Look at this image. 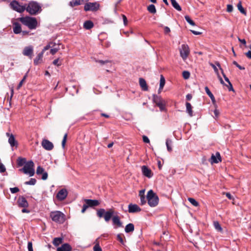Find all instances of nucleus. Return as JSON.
Returning a JSON list of instances; mask_svg holds the SVG:
<instances>
[{
    "label": "nucleus",
    "mask_w": 251,
    "mask_h": 251,
    "mask_svg": "<svg viewBox=\"0 0 251 251\" xmlns=\"http://www.w3.org/2000/svg\"><path fill=\"white\" fill-rule=\"evenodd\" d=\"M216 65L220 68V69L221 70V73H222V74L225 79V80H226V82H227L228 84V85H225L228 89V90L229 91H234V89H233V88L232 87V84L231 83V82H230L229 79L226 77V75L225 74V73H224V71H223V70L222 69V68H221L220 67V65L219 64V62H217L216 63Z\"/></svg>",
    "instance_id": "nucleus-12"
},
{
    "label": "nucleus",
    "mask_w": 251,
    "mask_h": 251,
    "mask_svg": "<svg viewBox=\"0 0 251 251\" xmlns=\"http://www.w3.org/2000/svg\"><path fill=\"white\" fill-rule=\"evenodd\" d=\"M42 147L47 151H51L53 148V144L49 140L47 139L43 140L42 142Z\"/></svg>",
    "instance_id": "nucleus-15"
},
{
    "label": "nucleus",
    "mask_w": 251,
    "mask_h": 251,
    "mask_svg": "<svg viewBox=\"0 0 251 251\" xmlns=\"http://www.w3.org/2000/svg\"><path fill=\"white\" fill-rule=\"evenodd\" d=\"M94 26V24L91 21H86L84 23L83 27L86 29H90Z\"/></svg>",
    "instance_id": "nucleus-25"
},
{
    "label": "nucleus",
    "mask_w": 251,
    "mask_h": 251,
    "mask_svg": "<svg viewBox=\"0 0 251 251\" xmlns=\"http://www.w3.org/2000/svg\"><path fill=\"white\" fill-rule=\"evenodd\" d=\"M26 162V159L25 158L19 157L17 159V164L19 166L25 165Z\"/></svg>",
    "instance_id": "nucleus-32"
},
{
    "label": "nucleus",
    "mask_w": 251,
    "mask_h": 251,
    "mask_svg": "<svg viewBox=\"0 0 251 251\" xmlns=\"http://www.w3.org/2000/svg\"><path fill=\"white\" fill-rule=\"evenodd\" d=\"M88 208V206L87 205V204L86 203L84 204L82 206L81 212L82 213H84Z\"/></svg>",
    "instance_id": "nucleus-57"
},
{
    "label": "nucleus",
    "mask_w": 251,
    "mask_h": 251,
    "mask_svg": "<svg viewBox=\"0 0 251 251\" xmlns=\"http://www.w3.org/2000/svg\"><path fill=\"white\" fill-rule=\"evenodd\" d=\"M128 212L129 213L139 212L141 211V208L136 204L130 203L128 205Z\"/></svg>",
    "instance_id": "nucleus-18"
},
{
    "label": "nucleus",
    "mask_w": 251,
    "mask_h": 251,
    "mask_svg": "<svg viewBox=\"0 0 251 251\" xmlns=\"http://www.w3.org/2000/svg\"><path fill=\"white\" fill-rule=\"evenodd\" d=\"M246 56L249 59H251V51L249 50L245 53Z\"/></svg>",
    "instance_id": "nucleus-60"
},
{
    "label": "nucleus",
    "mask_w": 251,
    "mask_h": 251,
    "mask_svg": "<svg viewBox=\"0 0 251 251\" xmlns=\"http://www.w3.org/2000/svg\"><path fill=\"white\" fill-rule=\"evenodd\" d=\"M153 101L156 105L159 107L160 111H163L165 109L166 101L163 100L160 96H158L155 94L152 96Z\"/></svg>",
    "instance_id": "nucleus-7"
},
{
    "label": "nucleus",
    "mask_w": 251,
    "mask_h": 251,
    "mask_svg": "<svg viewBox=\"0 0 251 251\" xmlns=\"http://www.w3.org/2000/svg\"><path fill=\"white\" fill-rule=\"evenodd\" d=\"M233 64L235 65L237 68H238L241 70H245V68L244 67H242L240 65H239L237 62L235 61H234L233 62Z\"/></svg>",
    "instance_id": "nucleus-50"
},
{
    "label": "nucleus",
    "mask_w": 251,
    "mask_h": 251,
    "mask_svg": "<svg viewBox=\"0 0 251 251\" xmlns=\"http://www.w3.org/2000/svg\"><path fill=\"white\" fill-rule=\"evenodd\" d=\"M147 199L149 205L151 207H155L158 203L159 198L152 190L148 191Z\"/></svg>",
    "instance_id": "nucleus-6"
},
{
    "label": "nucleus",
    "mask_w": 251,
    "mask_h": 251,
    "mask_svg": "<svg viewBox=\"0 0 251 251\" xmlns=\"http://www.w3.org/2000/svg\"><path fill=\"white\" fill-rule=\"evenodd\" d=\"M10 192L13 193H16L19 191V189L18 187L11 188L10 189Z\"/></svg>",
    "instance_id": "nucleus-49"
},
{
    "label": "nucleus",
    "mask_w": 251,
    "mask_h": 251,
    "mask_svg": "<svg viewBox=\"0 0 251 251\" xmlns=\"http://www.w3.org/2000/svg\"><path fill=\"white\" fill-rule=\"evenodd\" d=\"M179 52L180 56L183 60H186L190 53V50L188 46L186 44L182 45L179 49Z\"/></svg>",
    "instance_id": "nucleus-9"
},
{
    "label": "nucleus",
    "mask_w": 251,
    "mask_h": 251,
    "mask_svg": "<svg viewBox=\"0 0 251 251\" xmlns=\"http://www.w3.org/2000/svg\"><path fill=\"white\" fill-rule=\"evenodd\" d=\"M170 32V29L168 26H165L164 27V32L166 34H167Z\"/></svg>",
    "instance_id": "nucleus-63"
},
{
    "label": "nucleus",
    "mask_w": 251,
    "mask_h": 251,
    "mask_svg": "<svg viewBox=\"0 0 251 251\" xmlns=\"http://www.w3.org/2000/svg\"><path fill=\"white\" fill-rule=\"evenodd\" d=\"M36 183V180L35 178H31L28 181H26L25 182V185H35Z\"/></svg>",
    "instance_id": "nucleus-39"
},
{
    "label": "nucleus",
    "mask_w": 251,
    "mask_h": 251,
    "mask_svg": "<svg viewBox=\"0 0 251 251\" xmlns=\"http://www.w3.org/2000/svg\"><path fill=\"white\" fill-rule=\"evenodd\" d=\"M214 226L217 231L220 232H222L223 231V229L218 222H214Z\"/></svg>",
    "instance_id": "nucleus-36"
},
{
    "label": "nucleus",
    "mask_w": 251,
    "mask_h": 251,
    "mask_svg": "<svg viewBox=\"0 0 251 251\" xmlns=\"http://www.w3.org/2000/svg\"><path fill=\"white\" fill-rule=\"evenodd\" d=\"M67 134L66 133L64 135L63 139L62 141V146L63 148H64V147L65 146V144H66V141H67Z\"/></svg>",
    "instance_id": "nucleus-46"
},
{
    "label": "nucleus",
    "mask_w": 251,
    "mask_h": 251,
    "mask_svg": "<svg viewBox=\"0 0 251 251\" xmlns=\"http://www.w3.org/2000/svg\"><path fill=\"white\" fill-rule=\"evenodd\" d=\"M10 7L14 10L19 13H22L25 10V6L21 5L16 0H13L10 3Z\"/></svg>",
    "instance_id": "nucleus-8"
},
{
    "label": "nucleus",
    "mask_w": 251,
    "mask_h": 251,
    "mask_svg": "<svg viewBox=\"0 0 251 251\" xmlns=\"http://www.w3.org/2000/svg\"><path fill=\"white\" fill-rule=\"evenodd\" d=\"M147 10L151 14H155L156 12L155 6L153 4H150L147 7Z\"/></svg>",
    "instance_id": "nucleus-31"
},
{
    "label": "nucleus",
    "mask_w": 251,
    "mask_h": 251,
    "mask_svg": "<svg viewBox=\"0 0 251 251\" xmlns=\"http://www.w3.org/2000/svg\"><path fill=\"white\" fill-rule=\"evenodd\" d=\"M173 6L177 10L180 11L181 8L176 0H171Z\"/></svg>",
    "instance_id": "nucleus-30"
},
{
    "label": "nucleus",
    "mask_w": 251,
    "mask_h": 251,
    "mask_svg": "<svg viewBox=\"0 0 251 251\" xmlns=\"http://www.w3.org/2000/svg\"><path fill=\"white\" fill-rule=\"evenodd\" d=\"M25 79H26V75H25L24 77H23V78L22 79V80L19 83V84H18V85L17 86V89H20V88L23 85V83L25 81Z\"/></svg>",
    "instance_id": "nucleus-47"
},
{
    "label": "nucleus",
    "mask_w": 251,
    "mask_h": 251,
    "mask_svg": "<svg viewBox=\"0 0 251 251\" xmlns=\"http://www.w3.org/2000/svg\"><path fill=\"white\" fill-rule=\"evenodd\" d=\"M190 73L188 71H183L182 73L183 77L184 79H188L190 77Z\"/></svg>",
    "instance_id": "nucleus-45"
},
{
    "label": "nucleus",
    "mask_w": 251,
    "mask_h": 251,
    "mask_svg": "<svg viewBox=\"0 0 251 251\" xmlns=\"http://www.w3.org/2000/svg\"><path fill=\"white\" fill-rule=\"evenodd\" d=\"M17 203L20 207L26 208L28 206V203L25 198L20 196L17 200Z\"/></svg>",
    "instance_id": "nucleus-14"
},
{
    "label": "nucleus",
    "mask_w": 251,
    "mask_h": 251,
    "mask_svg": "<svg viewBox=\"0 0 251 251\" xmlns=\"http://www.w3.org/2000/svg\"><path fill=\"white\" fill-rule=\"evenodd\" d=\"M209 161L212 164L213 163H218L220 162H221L222 159L220 153L219 152H217L215 154H212Z\"/></svg>",
    "instance_id": "nucleus-16"
},
{
    "label": "nucleus",
    "mask_w": 251,
    "mask_h": 251,
    "mask_svg": "<svg viewBox=\"0 0 251 251\" xmlns=\"http://www.w3.org/2000/svg\"><path fill=\"white\" fill-rule=\"evenodd\" d=\"M140 202L141 205H144L146 202V200L145 196H142L140 197Z\"/></svg>",
    "instance_id": "nucleus-52"
},
{
    "label": "nucleus",
    "mask_w": 251,
    "mask_h": 251,
    "mask_svg": "<svg viewBox=\"0 0 251 251\" xmlns=\"http://www.w3.org/2000/svg\"><path fill=\"white\" fill-rule=\"evenodd\" d=\"M124 238H125V237L123 234H118L117 236V239L123 245H125V241L124 240Z\"/></svg>",
    "instance_id": "nucleus-35"
},
{
    "label": "nucleus",
    "mask_w": 251,
    "mask_h": 251,
    "mask_svg": "<svg viewBox=\"0 0 251 251\" xmlns=\"http://www.w3.org/2000/svg\"><path fill=\"white\" fill-rule=\"evenodd\" d=\"M68 196V191L66 189H62L56 194V198L59 201L64 200Z\"/></svg>",
    "instance_id": "nucleus-13"
},
{
    "label": "nucleus",
    "mask_w": 251,
    "mask_h": 251,
    "mask_svg": "<svg viewBox=\"0 0 251 251\" xmlns=\"http://www.w3.org/2000/svg\"><path fill=\"white\" fill-rule=\"evenodd\" d=\"M237 8L238 10L243 14L244 15H247L246 11L245 10V9L243 7L242 5V2L241 1H239V2L238 3L237 5Z\"/></svg>",
    "instance_id": "nucleus-29"
},
{
    "label": "nucleus",
    "mask_w": 251,
    "mask_h": 251,
    "mask_svg": "<svg viewBox=\"0 0 251 251\" xmlns=\"http://www.w3.org/2000/svg\"><path fill=\"white\" fill-rule=\"evenodd\" d=\"M172 144V140L169 139H167L166 141V145L167 146V150L169 152H171L172 151V149L171 147Z\"/></svg>",
    "instance_id": "nucleus-34"
},
{
    "label": "nucleus",
    "mask_w": 251,
    "mask_h": 251,
    "mask_svg": "<svg viewBox=\"0 0 251 251\" xmlns=\"http://www.w3.org/2000/svg\"><path fill=\"white\" fill-rule=\"evenodd\" d=\"M25 10L31 15H35L42 11L41 6L35 1H30L25 7Z\"/></svg>",
    "instance_id": "nucleus-3"
},
{
    "label": "nucleus",
    "mask_w": 251,
    "mask_h": 251,
    "mask_svg": "<svg viewBox=\"0 0 251 251\" xmlns=\"http://www.w3.org/2000/svg\"><path fill=\"white\" fill-rule=\"evenodd\" d=\"M97 62H99L101 65H103L104 64L110 63H111V61L108 60H106L105 61H103V60H99L97 61Z\"/></svg>",
    "instance_id": "nucleus-48"
},
{
    "label": "nucleus",
    "mask_w": 251,
    "mask_h": 251,
    "mask_svg": "<svg viewBox=\"0 0 251 251\" xmlns=\"http://www.w3.org/2000/svg\"><path fill=\"white\" fill-rule=\"evenodd\" d=\"M84 201L87 204L88 207H94L100 204V202L97 200L85 199Z\"/></svg>",
    "instance_id": "nucleus-20"
},
{
    "label": "nucleus",
    "mask_w": 251,
    "mask_h": 251,
    "mask_svg": "<svg viewBox=\"0 0 251 251\" xmlns=\"http://www.w3.org/2000/svg\"><path fill=\"white\" fill-rule=\"evenodd\" d=\"M44 173V169L41 166H38L36 170V173L38 175L43 174Z\"/></svg>",
    "instance_id": "nucleus-43"
},
{
    "label": "nucleus",
    "mask_w": 251,
    "mask_h": 251,
    "mask_svg": "<svg viewBox=\"0 0 251 251\" xmlns=\"http://www.w3.org/2000/svg\"><path fill=\"white\" fill-rule=\"evenodd\" d=\"M81 2L80 0H72L69 3V5L71 7H74L75 6H77L80 5Z\"/></svg>",
    "instance_id": "nucleus-33"
},
{
    "label": "nucleus",
    "mask_w": 251,
    "mask_h": 251,
    "mask_svg": "<svg viewBox=\"0 0 251 251\" xmlns=\"http://www.w3.org/2000/svg\"><path fill=\"white\" fill-rule=\"evenodd\" d=\"M139 84L143 90H148V86L147 85L146 81L144 78H139Z\"/></svg>",
    "instance_id": "nucleus-24"
},
{
    "label": "nucleus",
    "mask_w": 251,
    "mask_h": 251,
    "mask_svg": "<svg viewBox=\"0 0 251 251\" xmlns=\"http://www.w3.org/2000/svg\"><path fill=\"white\" fill-rule=\"evenodd\" d=\"M141 170L142 174L145 176L151 178L152 177L153 174L151 172V170L148 168L147 166H143L141 167Z\"/></svg>",
    "instance_id": "nucleus-17"
},
{
    "label": "nucleus",
    "mask_w": 251,
    "mask_h": 251,
    "mask_svg": "<svg viewBox=\"0 0 251 251\" xmlns=\"http://www.w3.org/2000/svg\"><path fill=\"white\" fill-rule=\"evenodd\" d=\"M47 177H48V174L46 172H44L43 174V176H42V179L43 180H46L47 179Z\"/></svg>",
    "instance_id": "nucleus-61"
},
{
    "label": "nucleus",
    "mask_w": 251,
    "mask_h": 251,
    "mask_svg": "<svg viewBox=\"0 0 251 251\" xmlns=\"http://www.w3.org/2000/svg\"><path fill=\"white\" fill-rule=\"evenodd\" d=\"M139 195L140 197L145 196V190H141L139 191Z\"/></svg>",
    "instance_id": "nucleus-64"
},
{
    "label": "nucleus",
    "mask_w": 251,
    "mask_h": 251,
    "mask_svg": "<svg viewBox=\"0 0 251 251\" xmlns=\"http://www.w3.org/2000/svg\"><path fill=\"white\" fill-rule=\"evenodd\" d=\"M134 230V226L132 223H129L127 224L125 228V232L126 233H129L131 232H133Z\"/></svg>",
    "instance_id": "nucleus-26"
},
{
    "label": "nucleus",
    "mask_w": 251,
    "mask_h": 251,
    "mask_svg": "<svg viewBox=\"0 0 251 251\" xmlns=\"http://www.w3.org/2000/svg\"><path fill=\"white\" fill-rule=\"evenodd\" d=\"M165 84V79L162 75H161L160 79V90H162Z\"/></svg>",
    "instance_id": "nucleus-37"
},
{
    "label": "nucleus",
    "mask_w": 251,
    "mask_h": 251,
    "mask_svg": "<svg viewBox=\"0 0 251 251\" xmlns=\"http://www.w3.org/2000/svg\"><path fill=\"white\" fill-rule=\"evenodd\" d=\"M204 89L206 94L208 95L209 97H211L213 95L212 93L211 92L208 87H205Z\"/></svg>",
    "instance_id": "nucleus-51"
},
{
    "label": "nucleus",
    "mask_w": 251,
    "mask_h": 251,
    "mask_svg": "<svg viewBox=\"0 0 251 251\" xmlns=\"http://www.w3.org/2000/svg\"><path fill=\"white\" fill-rule=\"evenodd\" d=\"M58 62H59V58L55 59L53 61V64H54V65L57 66H59L61 65V63H59Z\"/></svg>",
    "instance_id": "nucleus-58"
},
{
    "label": "nucleus",
    "mask_w": 251,
    "mask_h": 251,
    "mask_svg": "<svg viewBox=\"0 0 251 251\" xmlns=\"http://www.w3.org/2000/svg\"><path fill=\"white\" fill-rule=\"evenodd\" d=\"M185 19L191 25H195V22L192 20L191 19V18H190V17L189 16H187V15L185 16Z\"/></svg>",
    "instance_id": "nucleus-41"
},
{
    "label": "nucleus",
    "mask_w": 251,
    "mask_h": 251,
    "mask_svg": "<svg viewBox=\"0 0 251 251\" xmlns=\"http://www.w3.org/2000/svg\"><path fill=\"white\" fill-rule=\"evenodd\" d=\"M50 216L53 222L58 224H62L65 221V215L59 211L51 212Z\"/></svg>",
    "instance_id": "nucleus-5"
},
{
    "label": "nucleus",
    "mask_w": 251,
    "mask_h": 251,
    "mask_svg": "<svg viewBox=\"0 0 251 251\" xmlns=\"http://www.w3.org/2000/svg\"><path fill=\"white\" fill-rule=\"evenodd\" d=\"M233 6L232 5H230V4H228L227 5V11L228 12H231L233 11Z\"/></svg>",
    "instance_id": "nucleus-55"
},
{
    "label": "nucleus",
    "mask_w": 251,
    "mask_h": 251,
    "mask_svg": "<svg viewBox=\"0 0 251 251\" xmlns=\"http://www.w3.org/2000/svg\"><path fill=\"white\" fill-rule=\"evenodd\" d=\"M63 240V239L62 237L55 238L53 239L52 243L55 246L57 247L62 243Z\"/></svg>",
    "instance_id": "nucleus-28"
},
{
    "label": "nucleus",
    "mask_w": 251,
    "mask_h": 251,
    "mask_svg": "<svg viewBox=\"0 0 251 251\" xmlns=\"http://www.w3.org/2000/svg\"><path fill=\"white\" fill-rule=\"evenodd\" d=\"M43 52H41L39 53L36 57L34 59V64L35 65H37L39 63H40L42 61V58L43 56Z\"/></svg>",
    "instance_id": "nucleus-23"
},
{
    "label": "nucleus",
    "mask_w": 251,
    "mask_h": 251,
    "mask_svg": "<svg viewBox=\"0 0 251 251\" xmlns=\"http://www.w3.org/2000/svg\"><path fill=\"white\" fill-rule=\"evenodd\" d=\"M59 50H60L59 45H58L57 47H55V48H53L51 49L50 50V52L51 54L53 55L55 53H56Z\"/></svg>",
    "instance_id": "nucleus-42"
},
{
    "label": "nucleus",
    "mask_w": 251,
    "mask_h": 251,
    "mask_svg": "<svg viewBox=\"0 0 251 251\" xmlns=\"http://www.w3.org/2000/svg\"><path fill=\"white\" fill-rule=\"evenodd\" d=\"M20 172L28 175L29 176H32L35 174L34 164L32 160L27 161L24 167L19 170Z\"/></svg>",
    "instance_id": "nucleus-4"
},
{
    "label": "nucleus",
    "mask_w": 251,
    "mask_h": 251,
    "mask_svg": "<svg viewBox=\"0 0 251 251\" xmlns=\"http://www.w3.org/2000/svg\"><path fill=\"white\" fill-rule=\"evenodd\" d=\"M6 135L9 137L8 139V143L10 145L11 147H16L18 146V142L16 141L14 135L12 134H10L9 133H6Z\"/></svg>",
    "instance_id": "nucleus-19"
},
{
    "label": "nucleus",
    "mask_w": 251,
    "mask_h": 251,
    "mask_svg": "<svg viewBox=\"0 0 251 251\" xmlns=\"http://www.w3.org/2000/svg\"><path fill=\"white\" fill-rule=\"evenodd\" d=\"M190 31L192 33H193L194 35H200L201 33V32L193 30H190Z\"/></svg>",
    "instance_id": "nucleus-62"
},
{
    "label": "nucleus",
    "mask_w": 251,
    "mask_h": 251,
    "mask_svg": "<svg viewBox=\"0 0 251 251\" xmlns=\"http://www.w3.org/2000/svg\"><path fill=\"white\" fill-rule=\"evenodd\" d=\"M143 140L144 141V142L146 143H150V140L148 138V137L145 135H144L143 136Z\"/></svg>",
    "instance_id": "nucleus-56"
},
{
    "label": "nucleus",
    "mask_w": 251,
    "mask_h": 251,
    "mask_svg": "<svg viewBox=\"0 0 251 251\" xmlns=\"http://www.w3.org/2000/svg\"><path fill=\"white\" fill-rule=\"evenodd\" d=\"M23 54L24 55L28 56L30 59H31L33 54V47L32 46L25 47L23 50Z\"/></svg>",
    "instance_id": "nucleus-11"
},
{
    "label": "nucleus",
    "mask_w": 251,
    "mask_h": 251,
    "mask_svg": "<svg viewBox=\"0 0 251 251\" xmlns=\"http://www.w3.org/2000/svg\"><path fill=\"white\" fill-rule=\"evenodd\" d=\"M13 30L15 34H19L22 32V28L19 23L15 22L13 25Z\"/></svg>",
    "instance_id": "nucleus-22"
},
{
    "label": "nucleus",
    "mask_w": 251,
    "mask_h": 251,
    "mask_svg": "<svg viewBox=\"0 0 251 251\" xmlns=\"http://www.w3.org/2000/svg\"><path fill=\"white\" fill-rule=\"evenodd\" d=\"M94 251H102L101 247L100 246L99 244L97 243L93 247Z\"/></svg>",
    "instance_id": "nucleus-44"
},
{
    "label": "nucleus",
    "mask_w": 251,
    "mask_h": 251,
    "mask_svg": "<svg viewBox=\"0 0 251 251\" xmlns=\"http://www.w3.org/2000/svg\"><path fill=\"white\" fill-rule=\"evenodd\" d=\"M188 200L194 206H198L199 205V203L194 199L189 198Z\"/></svg>",
    "instance_id": "nucleus-40"
},
{
    "label": "nucleus",
    "mask_w": 251,
    "mask_h": 251,
    "mask_svg": "<svg viewBox=\"0 0 251 251\" xmlns=\"http://www.w3.org/2000/svg\"><path fill=\"white\" fill-rule=\"evenodd\" d=\"M20 21L24 25L27 26L30 29H35L38 25L36 19L34 17L26 16L21 17L19 19Z\"/></svg>",
    "instance_id": "nucleus-2"
},
{
    "label": "nucleus",
    "mask_w": 251,
    "mask_h": 251,
    "mask_svg": "<svg viewBox=\"0 0 251 251\" xmlns=\"http://www.w3.org/2000/svg\"><path fill=\"white\" fill-rule=\"evenodd\" d=\"M186 112L188 113L190 117H192L193 116V110H192V106L190 103L187 102L186 103Z\"/></svg>",
    "instance_id": "nucleus-27"
},
{
    "label": "nucleus",
    "mask_w": 251,
    "mask_h": 251,
    "mask_svg": "<svg viewBox=\"0 0 251 251\" xmlns=\"http://www.w3.org/2000/svg\"><path fill=\"white\" fill-rule=\"evenodd\" d=\"M114 213L115 211L113 208H110L106 211L104 209L100 208L97 212V216L100 218L103 217L106 222H108L112 218L114 225H116L118 227H122V223L120 221V217L118 215H114Z\"/></svg>",
    "instance_id": "nucleus-1"
},
{
    "label": "nucleus",
    "mask_w": 251,
    "mask_h": 251,
    "mask_svg": "<svg viewBox=\"0 0 251 251\" xmlns=\"http://www.w3.org/2000/svg\"><path fill=\"white\" fill-rule=\"evenodd\" d=\"M210 66L213 68L215 72L217 74V75H219L218 70L217 68L216 67V66L212 63L210 64Z\"/></svg>",
    "instance_id": "nucleus-54"
},
{
    "label": "nucleus",
    "mask_w": 251,
    "mask_h": 251,
    "mask_svg": "<svg viewBox=\"0 0 251 251\" xmlns=\"http://www.w3.org/2000/svg\"><path fill=\"white\" fill-rule=\"evenodd\" d=\"M72 247L68 243H65L57 249V251H71Z\"/></svg>",
    "instance_id": "nucleus-21"
},
{
    "label": "nucleus",
    "mask_w": 251,
    "mask_h": 251,
    "mask_svg": "<svg viewBox=\"0 0 251 251\" xmlns=\"http://www.w3.org/2000/svg\"><path fill=\"white\" fill-rule=\"evenodd\" d=\"M55 45V43L50 42L48 45L46 46L44 49H43L42 52H43L44 53L45 51L48 50H49L50 48H52Z\"/></svg>",
    "instance_id": "nucleus-38"
},
{
    "label": "nucleus",
    "mask_w": 251,
    "mask_h": 251,
    "mask_svg": "<svg viewBox=\"0 0 251 251\" xmlns=\"http://www.w3.org/2000/svg\"><path fill=\"white\" fill-rule=\"evenodd\" d=\"M238 40L240 42H241L242 44H243L244 46L246 45V41L245 39H241L238 37Z\"/></svg>",
    "instance_id": "nucleus-59"
},
{
    "label": "nucleus",
    "mask_w": 251,
    "mask_h": 251,
    "mask_svg": "<svg viewBox=\"0 0 251 251\" xmlns=\"http://www.w3.org/2000/svg\"><path fill=\"white\" fill-rule=\"evenodd\" d=\"M99 7L100 4L98 2H87L84 5V10L85 11H96L99 9Z\"/></svg>",
    "instance_id": "nucleus-10"
},
{
    "label": "nucleus",
    "mask_w": 251,
    "mask_h": 251,
    "mask_svg": "<svg viewBox=\"0 0 251 251\" xmlns=\"http://www.w3.org/2000/svg\"><path fill=\"white\" fill-rule=\"evenodd\" d=\"M27 248L28 251H33L32 248V243L31 242H29L27 244Z\"/></svg>",
    "instance_id": "nucleus-53"
}]
</instances>
